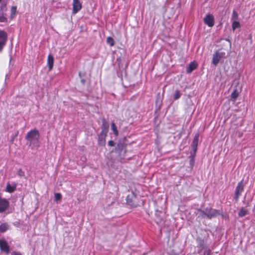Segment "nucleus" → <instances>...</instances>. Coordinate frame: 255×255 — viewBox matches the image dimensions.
I'll return each instance as SVG.
<instances>
[{"mask_svg": "<svg viewBox=\"0 0 255 255\" xmlns=\"http://www.w3.org/2000/svg\"><path fill=\"white\" fill-rule=\"evenodd\" d=\"M197 215L198 218L211 219L216 218L220 215L221 212L220 210L213 209L212 208H206L204 209H198L197 210Z\"/></svg>", "mask_w": 255, "mask_h": 255, "instance_id": "f257e3e1", "label": "nucleus"}, {"mask_svg": "<svg viewBox=\"0 0 255 255\" xmlns=\"http://www.w3.org/2000/svg\"><path fill=\"white\" fill-rule=\"evenodd\" d=\"M39 134L38 131L34 129L29 131L25 137L27 144L32 149L38 146Z\"/></svg>", "mask_w": 255, "mask_h": 255, "instance_id": "f03ea898", "label": "nucleus"}, {"mask_svg": "<svg viewBox=\"0 0 255 255\" xmlns=\"http://www.w3.org/2000/svg\"><path fill=\"white\" fill-rule=\"evenodd\" d=\"M227 56V55L225 50L220 49L217 50L213 56V64L215 66H217L221 59L226 58Z\"/></svg>", "mask_w": 255, "mask_h": 255, "instance_id": "7ed1b4c3", "label": "nucleus"}, {"mask_svg": "<svg viewBox=\"0 0 255 255\" xmlns=\"http://www.w3.org/2000/svg\"><path fill=\"white\" fill-rule=\"evenodd\" d=\"M244 190V184L243 181H241L238 183L237 186L235 189V195L234 198L237 201L241 195L242 192Z\"/></svg>", "mask_w": 255, "mask_h": 255, "instance_id": "20e7f679", "label": "nucleus"}, {"mask_svg": "<svg viewBox=\"0 0 255 255\" xmlns=\"http://www.w3.org/2000/svg\"><path fill=\"white\" fill-rule=\"evenodd\" d=\"M7 41V34L3 30H0V52L5 45Z\"/></svg>", "mask_w": 255, "mask_h": 255, "instance_id": "39448f33", "label": "nucleus"}, {"mask_svg": "<svg viewBox=\"0 0 255 255\" xmlns=\"http://www.w3.org/2000/svg\"><path fill=\"white\" fill-rule=\"evenodd\" d=\"M204 21L208 26L212 27L214 25V17L212 14H208L204 17Z\"/></svg>", "mask_w": 255, "mask_h": 255, "instance_id": "423d86ee", "label": "nucleus"}, {"mask_svg": "<svg viewBox=\"0 0 255 255\" xmlns=\"http://www.w3.org/2000/svg\"><path fill=\"white\" fill-rule=\"evenodd\" d=\"M199 134L198 133H196L194 137V139L193 140V141L191 144V147L192 149V152H196L197 149V146L198 144L199 141Z\"/></svg>", "mask_w": 255, "mask_h": 255, "instance_id": "0eeeda50", "label": "nucleus"}, {"mask_svg": "<svg viewBox=\"0 0 255 255\" xmlns=\"http://www.w3.org/2000/svg\"><path fill=\"white\" fill-rule=\"evenodd\" d=\"M9 203L7 200L0 197V213L5 211Z\"/></svg>", "mask_w": 255, "mask_h": 255, "instance_id": "6e6552de", "label": "nucleus"}, {"mask_svg": "<svg viewBox=\"0 0 255 255\" xmlns=\"http://www.w3.org/2000/svg\"><path fill=\"white\" fill-rule=\"evenodd\" d=\"M82 8V5L79 0H73V13H77Z\"/></svg>", "mask_w": 255, "mask_h": 255, "instance_id": "1a4fd4ad", "label": "nucleus"}, {"mask_svg": "<svg viewBox=\"0 0 255 255\" xmlns=\"http://www.w3.org/2000/svg\"><path fill=\"white\" fill-rule=\"evenodd\" d=\"M135 200V196L133 193H131L127 196V203L128 205L132 207H135L136 205L134 204V200Z\"/></svg>", "mask_w": 255, "mask_h": 255, "instance_id": "9d476101", "label": "nucleus"}, {"mask_svg": "<svg viewBox=\"0 0 255 255\" xmlns=\"http://www.w3.org/2000/svg\"><path fill=\"white\" fill-rule=\"evenodd\" d=\"M0 250L8 254L9 252V246L4 240H0Z\"/></svg>", "mask_w": 255, "mask_h": 255, "instance_id": "9b49d317", "label": "nucleus"}, {"mask_svg": "<svg viewBox=\"0 0 255 255\" xmlns=\"http://www.w3.org/2000/svg\"><path fill=\"white\" fill-rule=\"evenodd\" d=\"M54 64V57L51 54H49L47 58V66L48 67L49 71H51L53 66Z\"/></svg>", "mask_w": 255, "mask_h": 255, "instance_id": "f8f14e48", "label": "nucleus"}, {"mask_svg": "<svg viewBox=\"0 0 255 255\" xmlns=\"http://www.w3.org/2000/svg\"><path fill=\"white\" fill-rule=\"evenodd\" d=\"M197 63L195 61L191 62L187 68V72L191 73L193 70L196 69L197 67Z\"/></svg>", "mask_w": 255, "mask_h": 255, "instance_id": "ddd939ff", "label": "nucleus"}, {"mask_svg": "<svg viewBox=\"0 0 255 255\" xmlns=\"http://www.w3.org/2000/svg\"><path fill=\"white\" fill-rule=\"evenodd\" d=\"M16 187V184L14 183L12 185H11L9 183H7L6 184L5 191L8 193H12L15 190Z\"/></svg>", "mask_w": 255, "mask_h": 255, "instance_id": "4468645a", "label": "nucleus"}, {"mask_svg": "<svg viewBox=\"0 0 255 255\" xmlns=\"http://www.w3.org/2000/svg\"><path fill=\"white\" fill-rule=\"evenodd\" d=\"M195 156H196L195 152H191V154L189 156V158H190V165L191 167H193L194 165Z\"/></svg>", "mask_w": 255, "mask_h": 255, "instance_id": "2eb2a0df", "label": "nucleus"}, {"mask_svg": "<svg viewBox=\"0 0 255 255\" xmlns=\"http://www.w3.org/2000/svg\"><path fill=\"white\" fill-rule=\"evenodd\" d=\"M197 241L198 243V246L201 248L200 253H201L202 249L206 248V245L205 244V241L203 240L199 239Z\"/></svg>", "mask_w": 255, "mask_h": 255, "instance_id": "dca6fc26", "label": "nucleus"}, {"mask_svg": "<svg viewBox=\"0 0 255 255\" xmlns=\"http://www.w3.org/2000/svg\"><path fill=\"white\" fill-rule=\"evenodd\" d=\"M248 214V211L244 208H242L239 212V216L243 217Z\"/></svg>", "mask_w": 255, "mask_h": 255, "instance_id": "f3484780", "label": "nucleus"}, {"mask_svg": "<svg viewBox=\"0 0 255 255\" xmlns=\"http://www.w3.org/2000/svg\"><path fill=\"white\" fill-rule=\"evenodd\" d=\"M105 134H102L99 137L98 142L99 144L104 145L105 144L106 140L105 139Z\"/></svg>", "mask_w": 255, "mask_h": 255, "instance_id": "a211bd4d", "label": "nucleus"}, {"mask_svg": "<svg viewBox=\"0 0 255 255\" xmlns=\"http://www.w3.org/2000/svg\"><path fill=\"white\" fill-rule=\"evenodd\" d=\"M8 229V225L6 223H3L0 225V232H4Z\"/></svg>", "mask_w": 255, "mask_h": 255, "instance_id": "6ab92c4d", "label": "nucleus"}, {"mask_svg": "<svg viewBox=\"0 0 255 255\" xmlns=\"http://www.w3.org/2000/svg\"><path fill=\"white\" fill-rule=\"evenodd\" d=\"M232 26L233 30L234 31L236 29L240 28L241 24L238 21L235 20L233 21Z\"/></svg>", "mask_w": 255, "mask_h": 255, "instance_id": "aec40b11", "label": "nucleus"}, {"mask_svg": "<svg viewBox=\"0 0 255 255\" xmlns=\"http://www.w3.org/2000/svg\"><path fill=\"white\" fill-rule=\"evenodd\" d=\"M111 129L113 130L114 133L116 136H118L119 134L118 130L117 129L116 126L114 123H112L111 124Z\"/></svg>", "mask_w": 255, "mask_h": 255, "instance_id": "412c9836", "label": "nucleus"}, {"mask_svg": "<svg viewBox=\"0 0 255 255\" xmlns=\"http://www.w3.org/2000/svg\"><path fill=\"white\" fill-rule=\"evenodd\" d=\"M200 253L202 255H209L211 253V250L205 248V249H202V251Z\"/></svg>", "mask_w": 255, "mask_h": 255, "instance_id": "4be33fe9", "label": "nucleus"}, {"mask_svg": "<svg viewBox=\"0 0 255 255\" xmlns=\"http://www.w3.org/2000/svg\"><path fill=\"white\" fill-rule=\"evenodd\" d=\"M238 18H239V16H238V13L236 11L234 10L233 11V13H232V20L233 21L237 20L238 19Z\"/></svg>", "mask_w": 255, "mask_h": 255, "instance_id": "5701e85b", "label": "nucleus"}, {"mask_svg": "<svg viewBox=\"0 0 255 255\" xmlns=\"http://www.w3.org/2000/svg\"><path fill=\"white\" fill-rule=\"evenodd\" d=\"M162 214L161 212H156V213H155V215L157 217V219H156V222L158 224L159 223L161 222V218L160 217V214Z\"/></svg>", "mask_w": 255, "mask_h": 255, "instance_id": "b1692460", "label": "nucleus"}, {"mask_svg": "<svg viewBox=\"0 0 255 255\" xmlns=\"http://www.w3.org/2000/svg\"><path fill=\"white\" fill-rule=\"evenodd\" d=\"M6 10V4L2 3H1L0 7V13H4Z\"/></svg>", "mask_w": 255, "mask_h": 255, "instance_id": "393cba45", "label": "nucleus"}, {"mask_svg": "<svg viewBox=\"0 0 255 255\" xmlns=\"http://www.w3.org/2000/svg\"><path fill=\"white\" fill-rule=\"evenodd\" d=\"M238 97V93L236 91H234L231 95V99L235 101Z\"/></svg>", "mask_w": 255, "mask_h": 255, "instance_id": "a878e982", "label": "nucleus"}, {"mask_svg": "<svg viewBox=\"0 0 255 255\" xmlns=\"http://www.w3.org/2000/svg\"><path fill=\"white\" fill-rule=\"evenodd\" d=\"M180 97V93L179 91L176 90L173 95V98L174 100L178 99Z\"/></svg>", "mask_w": 255, "mask_h": 255, "instance_id": "bb28decb", "label": "nucleus"}, {"mask_svg": "<svg viewBox=\"0 0 255 255\" xmlns=\"http://www.w3.org/2000/svg\"><path fill=\"white\" fill-rule=\"evenodd\" d=\"M107 42L111 46H113L114 44V39L111 37H108L107 39Z\"/></svg>", "mask_w": 255, "mask_h": 255, "instance_id": "cd10ccee", "label": "nucleus"}, {"mask_svg": "<svg viewBox=\"0 0 255 255\" xmlns=\"http://www.w3.org/2000/svg\"><path fill=\"white\" fill-rule=\"evenodd\" d=\"M7 21V18L3 15V13H0V22H4Z\"/></svg>", "mask_w": 255, "mask_h": 255, "instance_id": "c85d7f7f", "label": "nucleus"}, {"mask_svg": "<svg viewBox=\"0 0 255 255\" xmlns=\"http://www.w3.org/2000/svg\"><path fill=\"white\" fill-rule=\"evenodd\" d=\"M54 196L56 201H58L61 198V195L60 193H55Z\"/></svg>", "mask_w": 255, "mask_h": 255, "instance_id": "c756f323", "label": "nucleus"}, {"mask_svg": "<svg viewBox=\"0 0 255 255\" xmlns=\"http://www.w3.org/2000/svg\"><path fill=\"white\" fill-rule=\"evenodd\" d=\"M17 174L20 177H22L24 175V172L21 169H19L17 171Z\"/></svg>", "mask_w": 255, "mask_h": 255, "instance_id": "7c9ffc66", "label": "nucleus"}, {"mask_svg": "<svg viewBox=\"0 0 255 255\" xmlns=\"http://www.w3.org/2000/svg\"><path fill=\"white\" fill-rule=\"evenodd\" d=\"M16 6H12L11 7V14H14L15 12H16Z\"/></svg>", "mask_w": 255, "mask_h": 255, "instance_id": "2f4dec72", "label": "nucleus"}, {"mask_svg": "<svg viewBox=\"0 0 255 255\" xmlns=\"http://www.w3.org/2000/svg\"><path fill=\"white\" fill-rule=\"evenodd\" d=\"M108 145H109V146H114V145H115V142H114V141H113V140H110V141H109V142H108Z\"/></svg>", "mask_w": 255, "mask_h": 255, "instance_id": "473e14b6", "label": "nucleus"}, {"mask_svg": "<svg viewBox=\"0 0 255 255\" xmlns=\"http://www.w3.org/2000/svg\"><path fill=\"white\" fill-rule=\"evenodd\" d=\"M11 255H22L19 252H12L11 254Z\"/></svg>", "mask_w": 255, "mask_h": 255, "instance_id": "72a5a7b5", "label": "nucleus"}, {"mask_svg": "<svg viewBox=\"0 0 255 255\" xmlns=\"http://www.w3.org/2000/svg\"><path fill=\"white\" fill-rule=\"evenodd\" d=\"M81 82L82 83V84H85V80L84 79L81 78Z\"/></svg>", "mask_w": 255, "mask_h": 255, "instance_id": "f704fd0d", "label": "nucleus"}, {"mask_svg": "<svg viewBox=\"0 0 255 255\" xmlns=\"http://www.w3.org/2000/svg\"><path fill=\"white\" fill-rule=\"evenodd\" d=\"M82 74H82V73L81 72H80L79 73V77H80L81 78H82Z\"/></svg>", "mask_w": 255, "mask_h": 255, "instance_id": "c9c22d12", "label": "nucleus"}, {"mask_svg": "<svg viewBox=\"0 0 255 255\" xmlns=\"http://www.w3.org/2000/svg\"><path fill=\"white\" fill-rule=\"evenodd\" d=\"M229 41V42H230L229 41ZM229 43H230V47H231V43H230V42H229Z\"/></svg>", "mask_w": 255, "mask_h": 255, "instance_id": "e433bc0d", "label": "nucleus"}]
</instances>
